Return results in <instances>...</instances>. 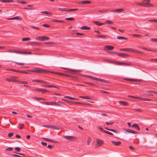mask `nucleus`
I'll list each match as a JSON object with an SVG mask.
<instances>
[{
  "instance_id": "a18cd8bd",
  "label": "nucleus",
  "mask_w": 157,
  "mask_h": 157,
  "mask_svg": "<svg viewBox=\"0 0 157 157\" xmlns=\"http://www.w3.org/2000/svg\"><path fill=\"white\" fill-rule=\"evenodd\" d=\"M114 63L117 64L118 65H123L124 63L119 62H114Z\"/></svg>"
},
{
  "instance_id": "dca6fc26",
  "label": "nucleus",
  "mask_w": 157,
  "mask_h": 157,
  "mask_svg": "<svg viewBox=\"0 0 157 157\" xmlns=\"http://www.w3.org/2000/svg\"><path fill=\"white\" fill-rule=\"evenodd\" d=\"M119 103L120 105L124 106H128V103L127 102L124 101H119Z\"/></svg>"
},
{
  "instance_id": "ea45409f",
  "label": "nucleus",
  "mask_w": 157,
  "mask_h": 157,
  "mask_svg": "<svg viewBox=\"0 0 157 157\" xmlns=\"http://www.w3.org/2000/svg\"><path fill=\"white\" fill-rule=\"evenodd\" d=\"M24 125L22 124H19L18 125V128L19 129H22V128L24 127Z\"/></svg>"
},
{
  "instance_id": "2eb2a0df",
  "label": "nucleus",
  "mask_w": 157,
  "mask_h": 157,
  "mask_svg": "<svg viewBox=\"0 0 157 157\" xmlns=\"http://www.w3.org/2000/svg\"><path fill=\"white\" fill-rule=\"evenodd\" d=\"M40 13H44L49 16H52V15L51 12H48L46 11H41Z\"/></svg>"
},
{
  "instance_id": "c03bdc74",
  "label": "nucleus",
  "mask_w": 157,
  "mask_h": 157,
  "mask_svg": "<svg viewBox=\"0 0 157 157\" xmlns=\"http://www.w3.org/2000/svg\"><path fill=\"white\" fill-rule=\"evenodd\" d=\"M103 132L107 134H108L109 135H113V134L111 133V132H110L109 131H104Z\"/></svg>"
},
{
  "instance_id": "13d9d810",
  "label": "nucleus",
  "mask_w": 157,
  "mask_h": 157,
  "mask_svg": "<svg viewBox=\"0 0 157 157\" xmlns=\"http://www.w3.org/2000/svg\"><path fill=\"white\" fill-rule=\"evenodd\" d=\"M135 4L137 5L143 6V3L136 2L135 3Z\"/></svg>"
},
{
  "instance_id": "5fc2aeb1",
  "label": "nucleus",
  "mask_w": 157,
  "mask_h": 157,
  "mask_svg": "<svg viewBox=\"0 0 157 157\" xmlns=\"http://www.w3.org/2000/svg\"><path fill=\"white\" fill-rule=\"evenodd\" d=\"M15 18L16 20H18L20 21L22 20V18L20 17H16Z\"/></svg>"
},
{
  "instance_id": "c756f323",
  "label": "nucleus",
  "mask_w": 157,
  "mask_h": 157,
  "mask_svg": "<svg viewBox=\"0 0 157 157\" xmlns=\"http://www.w3.org/2000/svg\"><path fill=\"white\" fill-rule=\"evenodd\" d=\"M52 129L56 130H59L61 129V128L57 126L53 125Z\"/></svg>"
},
{
  "instance_id": "f8f14e48",
  "label": "nucleus",
  "mask_w": 157,
  "mask_h": 157,
  "mask_svg": "<svg viewBox=\"0 0 157 157\" xmlns=\"http://www.w3.org/2000/svg\"><path fill=\"white\" fill-rule=\"evenodd\" d=\"M118 56L122 57H128L129 55L124 53H119Z\"/></svg>"
},
{
  "instance_id": "052dcab7",
  "label": "nucleus",
  "mask_w": 157,
  "mask_h": 157,
  "mask_svg": "<svg viewBox=\"0 0 157 157\" xmlns=\"http://www.w3.org/2000/svg\"><path fill=\"white\" fill-rule=\"evenodd\" d=\"M104 23H105V24H111L112 23V22L110 21H109L107 20V21H106Z\"/></svg>"
},
{
  "instance_id": "4468645a",
  "label": "nucleus",
  "mask_w": 157,
  "mask_h": 157,
  "mask_svg": "<svg viewBox=\"0 0 157 157\" xmlns=\"http://www.w3.org/2000/svg\"><path fill=\"white\" fill-rule=\"evenodd\" d=\"M124 80L128 81H134V82H140L141 80L139 79H129V78H124Z\"/></svg>"
},
{
  "instance_id": "864d4df0",
  "label": "nucleus",
  "mask_w": 157,
  "mask_h": 157,
  "mask_svg": "<svg viewBox=\"0 0 157 157\" xmlns=\"http://www.w3.org/2000/svg\"><path fill=\"white\" fill-rule=\"evenodd\" d=\"M15 150L17 152H19L21 150V148L19 147H16L15 148Z\"/></svg>"
},
{
  "instance_id": "72a5a7b5",
  "label": "nucleus",
  "mask_w": 157,
  "mask_h": 157,
  "mask_svg": "<svg viewBox=\"0 0 157 157\" xmlns=\"http://www.w3.org/2000/svg\"><path fill=\"white\" fill-rule=\"evenodd\" d=\"M13 52L15 53H16L21 54H23V52L17 51V50H13Z\"/></svg>"
},
{
  "instance_id": "1a4fd4ad",
  "label": "nucleus",
  "mask_w": 157,
  "mask_h": 157,
  "mask_svg": "<svg viewBox=\"0 0 157 157\" xmlns=\"http://www.w3.org/2000/svg\"><path fill=\"white\" fill-rule=\"evenodd\" d=\"M91 2L90 1H83L79 2L77 3L79 4H90Z\"/></svg>"
},
{
  "instance_id": "de8ad7c7",
  "label": "nucleus",
  "mask_w": 157,
  "mask_h": 157,
  "mask_svg": "<svg viewBox=\"0 0 157 157\" xmlns=\"http://www.w3.org/2000/svg\"><path fill=\"white\" fill-rule=\"evenodd\" d=\"M17 2L19 3H20L22 4H25L27 3V2H25V1H17Z\"/></svg>"
},
{
  "instance_id": "bb28decb",
  "label": "nucleus",
  "mask_w": 157,
  "mask_h": 157,
  "mask_svg": "<svg viewBox=\"0 0 157 157\" xmlns=\"http://www.w3.org/2000/svg\"><path fill=\"white\" fill-rule=\"evenodd\" d=\"M79 98H82L85 99H88L91 100V98L88 96H80L79 97Z\"/></svg>"
},
{
  "instance_id": "b1692460",
  "label": "nucleus",
  "mask_w": 157,
  "mask_h": 157,
  "mask_svg": "<svg viewBox=\"0 0 157 157\" xmlns=\"http://www.w3.org/2000/svg\"><path fill=\"white\" fill-rule=\"evenodd\" d=\"M58 10L59 11H64V12H68V9L67 8H58Z\"/></svg>"
},
{
  "instance_id": "7c9ffc66",
  "label": "nucleus",
  "mask_w": 157,
  "mask_h": 157,
  "mask_svg": "<svg viewBox=\"0 0 157 157\" xmlns=\"http://www.w3.org/2000/svg\"><path fill=\"white\" fill-rule=\"evenodd\" d=\"M105 128L106 129H107V130H108L109 131H112L113 132H114L115 133H117L118 132L116 130H115V129H109L107 128Z\"/></svg>"
},
{
  "instance_id": "f03ea898",
  "label": "nucleus",
  "mask_w": 157,
  "mask_h": 157,
  "mask_svg": "<svg viewBox=\"0 0 157 157\" xmlns=\"http://www.w3.org/2000/svg\"><path fill=\"white\" fill-rule=\"evenodd\" d=\"M150 0H144L142 2L143 6L144 7H153V5L150 3Z\"/></svg>"
},
{
  "instance_id": "4be33fe9",
  "label": "nucleus",
  "mask_w": 157,
  "mask_h": 157,
  "mask_svg": "<svg viewBox=\"0 0 157 157\" xmlns=\"http://www.w3.org/2000/svg\"><path fill=\"white\" fill-rule=\"evenodd\" d=\"M80 29H82V30L86 29V30H90V28L89 27H87L86 26H82V27H81V28H80Z\"/></svg>"
},
{
  "instance_id": "37998d69",
  "label": "nucleus",
  "mask_w": 157,
  "mask_h": 157,
  "mask_svg": "<svg viewBox=\"0 0 157 157\" xmlns=\"http://www.w3.org/2000/svg\"><path fill=\"white\" fill-rule=\"evenodd\" d=\"M77 78L75 77L71 76L70 77V79L71 80L76 81L77 80Z\"/></svg>"
},
{
  "instance_id": "f257e3e1",
  "label": "nucleus",
  "mask_w": 157,
  "mask_h": 157,
  "mask_svg": "<svg viewBox=\"0 0 157 157\" xmlns=\"http://www.w3.org/2000/svg\"><path fill=\"white\" fill-rule=\"evenodd\" d=\"M27 71H29L30 72L38 73H48L50 72L54 74L55 73V72L50 71H49L44 69L37 67L35 68L33 70H28Z\"/></svg>"
},
{
  "instance_id": "f3484780",
  "label": "nucleus",
  "mask_w": 157,
  "mask_h": 157,
  "mask_svg": "<svg viewBox=\"0 0 157 157\" xmlns=\"http://www.w3.org/2000/svg\"><path fill=\"white\" fill-rule=\"evenodd\" d=\"M93 22L95 23L96 25L98 26H100L105 24V23H101L99 21H93Z\"/></svg>"
},
{
  "instance_id": "8fccbe9b",
  "label": "nucleus",
  "mask_w": 157,
  "mask_h": 157,
  "mask_svg": "<svg viewBox=\"0 0 157 157\" xmlns=\"http://www.w3.org/2000/svg\"><path fill=\"white\" fill-rule=\"evenodd\" d=\"M103 61H107L108 62V63H114V62H113L112 61H111L109 60H107V59H104L103 60Z\"/></svg>"
},
{
  "instance_id": "5701e85b",
  "label": "nucleus",
  "mask_w": 157,
  "mask_h": 157,
  "mask_svg": "<svg viewBox=\"0 0 157 157\" xmlns=\"http://www.w3.org/2000/svg\"><path fill=\"white\" fill-rule=\"evenodd\" d=\"M112 144L116 146H119L121 144V142L120 141L119 142H115L114 141H112Z\"/></svg>"
},
{
  "instance_id": "9d476101",
  "label": "nucleus",
  "mask_w": 157,
  "mask_h": 157,
  "mask_svg": "<svg viewBox=\"0 0 157 157\" xmlns=\"http://www.w3.org/2000/svg\"><path fill=\"white\" fill-rule=\"evenodd\" d=\"M124 130L128 132H129V133H132V134H137L138 133L137 132H136L133 130L130 129H128V128L124 129Z\"/></svg>"
},
{
  "instance_id": "774afa93",
  "label": "nucleus",
  "mask_w": 157,
  "mask_h": 157,
  "mask_svg": "<svg viewBox=\"0 0 157 157\" xmlns=\"http://www.w3.org/2000/svg\"><path fill=\"white\" fill-rule=\"evenodd\" d=\"M151 40L154 42H157V39L155 38H151Z\"/></svg>"
},
{
  "instance_id": "f704fd0d",
  "label": "nucleus",
  "mask_w": 157,
  "mask_h": 157,
  "mask_svg": "<svg viewBox=\"0 0 157 157\" xmlns=\"http://www.w3.org/2000/svg\"><path fill=\"white\" fill-rule=\"evenodd\" d=\"M117 38L118 39H124V40H127L128 38H125V37L122 36H117Z\"/></svg>"
},
{
  "instance_id": "0eeeda50",
  "label": "nucleus",
  "mask_w": 157,
  "mask_h": 157,
  "mask_svg": "<svg viewBox=\"0 0 157 157\" xmlns=\"http://www.w3.org/2000/svg\"><path fill=\"white\" fill-rule=\"evenodd\" d=\"M114 48V47L111 45H106L103 48L104 50H113Z\"/></svg>"
},
{
  "instance_id": "3c124183",
  "label": "nucleus",
  "mask_w": 157,
  "mask_h": 157,
  "mask_svg": "<svg viewBox=\"0 0 157 157\" xmlns=\"http://www.w3.org/2000/svg\"><path fill=\"white\" fill-rule=\"evenodd\" d=\"M105 123L107 125H112L114 124V123L113 122H105Z\"/></svg>"
},
{
  "instance_id": "9b49d317",
  "label": "nucleus",
  "mask_w": 157,
  "mask_h": 157,
  "mask_svg": "<svg viewBox=\"0 0 157 157\" xmlns=\"http://www.w3.org/2000/svg\"><path fill=\"white\" fill-rule=\"evenodd\" d=\"M12 71H14L18 73H22L24 74H28L29 73L28 72H27L24 71H19L18 70H16L14 69H12Z\"/></svg>"
},
{
  "instance_id": "c85d7f7f",
  "label": "nucleus",
  "mask_w": 157,
  "mask_h": 157,
  "mask_svg": "<svg viewBox=\"0 0 157 157\" xmlns=\"http://www.w3.org/2000/svg\"><path fill=\"white\" fill-rule=\"evenodd\" d=\"M0 1L3 3L13 2V1L12 0H0Z\"/></svg>"
},
{
  "instance_id": "e2e57ef3",
  "label": "nucleus",
  "mask_w": 157,
  "mask_h": 157,
  "mask_svg": "<svg viewBox=\"0 0 157 157\" xmlns=\"http://www.w3.org/2000/svg\"><path fill=\"white\" fill-rule=\"evenodd\" d=\"M33 99H36L37 100H40L41 99H43V98H37V97L34 98Z\"/></svg>"
},
{
  "instance_id": "338daca9",
  "label": "nucleus",
  "mask_w": 157,
  "mask_h": 157,
  "mask_svg": "<svg viewBox=\"0 0 157 157\" xmlns=\"http://www.w3.org/2000/svg\"><path fill=\"white\" fill-rule=\"evenodd\" d=\"M12 155L13 156L16 157H23L21 156H20L18 155L15 154H13Z\"/></svg>"
},
{
  "instance_id": "a211bd4d",
  "label": "nucleus",
  "mask_w": 157,
  "mask_h": 157,
  "mask_svg": "<svg viewBox=\"0 0 157 157\" xmlns=\"http://www.w3.org/2000/svg\"><path fill=\"white\" fill-rule=\"evenodd\" d=\"M33 81L34 82H37L38 83H41L42 82H43L45 84H48V83L47 82H46L43 81L42 80H33Z\"/></svg>"
},
{
  "instance_id": "a19ab883",
  "label": "nucleus",
  "mask_w": 157,
  "mask_h": 157,
  "mask_svg": "<svg viewBox=\"0 0 157 157\" xmlns=\"http://www.w3.org/2000/svg\"><path fill=\"white\" fill-rule=\"evenodd\" d=\"M52 21H54V22H59V23H64V21H63V20H55V19H54L52 20Z\"/></svg>"
},
{
  "instance_id": "39448f33",
  "label": "nucleus",
  "mask_w": 157,
  "mask_h": 157,
  "mask_svg": "<svg viewBox=\"0 0 157 157\" xmlns=\"http://www.w3.org/2000/svg\"><path fill=\"white\" fill-rule=\"evenodd\" d=\"M62 137L68 140H74L76 139V137L72 136H63Z\"/></svg>"
},
{
  "instance_id": "0e129e2a",
  "label": "nucleus",
  "mask_w": 157,
  "mask_h": 157,
  "mask_svg": "<svg viewBox=\"0 0 157 157\" xmlns=\"http://www.w3.org/2000/svg\"><path fill=\"white\" fill-rule=\"evenodd\" d=\"M13 135V133H10L8 134V136L9 137H10L12 136Z\"/></svg>"
},
{
  "instance_id": "cd10ccee",
  "label": "nucleus",
  "mask_w": 157,
  "mask_h": 157,
  "mask_svg": "<svg viewBox=\"0 0 157 157\" xmlns=\"http://www.w3.org/2000/svg\"><path fill=\"white\" fill-rule=\"evenodd\" d=\"M86 77L87 78H89L94 80H98V78L93 77L91 76L90 75H86Z\"/></svg>"
},
{
  "instance_id": "79ce46f5",
  "label": "nucleus",
  "mask_w": 157,
  "mask_h": 157,
  "mask_svg": "<svg viewBox=\"0 0 157 157\" xmlns=\"http://www.w3.org/2000/svg\"><path fill=\"white\" fill-rule=\"evenodd\" d=\"M15 77L13 76V77H10V80L11 81L13 82H16L17 81L15 79Z\"/></svg>"
},
{
  "instance_id": "c9c22d12",
  "label": "nucleus",
  "mask_w": 157,
  "mask_h": 157,
  "mask_svg": "<svg viewBox=\"0 0 157 157\" xmlns=\"http://www.w3.org/2000/svg\"><path fill=\"white\" fill-rule=\"evenodd\" d=\"M97 81H98L100 82H105V83L108 82L107 81L105 80L104 79H100V78H98V80H97Z\"/></svg>"
},
{
  "instance_id": "7ed1b4c3",
  "label": "nucleus",
  "mask_w": 157,
  "mask_h": 157,
  "mask_svg": "<svg viewBox=\"0 0 157 157\" xmlns=\"http://www.w3.org/2000/svg\"><path fill=\"white\" fill-rule=\"evenodd\" d=\"M36 40H39L43 41L46 40H48L49 39V38L48 37L45 36H38L36 37Z\"/></svg>"
},
{
  "instance_id": "603ef678",
  "label": "nucleus",
  "mask_w": 157,
  "mask_h": 157,
  "mask_svg": "<svg viewBox=\"0 0 157 157\" xmlns=\"http://www.w3.org/2000/svg\"><path fill=\"white\" fill-rule=\"evenodd\" d=\"M65 19L67 20H73L75 19V18L72 17H69V18H65Z\"/></svg>"
},
{
  "instance_id": "412c9836",
  "label": "nucleus",
  "mask_w": 157,
  "mask_h": 157,
  "mask_svg": "<svg viewBox=\"0 0 157 157\" xmlns=\"http://www.w3.org/2000/svg\"><path fill=\"white\" fill-rule=\"evenodd\" d=\"M64 98H67L70 100H78V98H73V97H71L68 96H65L64 97Z\"/></svg>"
},
{
  "instance_id": "e433bc0d",
  "label": "nucleus",
  "mask_w": 157,
  "mask_h": 157,
  "mask_svg": "<svg viewBox=\"0 0 157 157\" xmlns=\"http://www.w3.org/2000/svg\"><path fill=\"white\" fill-rule=\"evenodd\" d=\"M72 102H73V103L75 105H82V104H85L84 103L78 102H76V101H72Z\"/></svg>"
},
{
  "instance_id": "4d7b16f0",
  "label": "nucleus",
  "mask_w": 157,
  "mask_h": 157,
  "mask_svg": "<svg viewBox=\"0 0 157 157\" xmlns=\"http://www.w3.org/2000/svg\"><path fill=\"white\" fill-rule=\"evenodd\" d=\"M13 150V148L11 147H9L6 148V151H12Z\"/></svg>"
},
{
  "instance_id": "393cba45",
  "label": "nucleus",
  "mask_w": 157,
  "mask_h": 157,
  "mask_svg": "<svg viewBox=\"0 0 157 157\" xmlns=\"http://www.w3.org/2000/svg\"><path fill=\"white\" fill-rule=\"evenodd\" d=\"M124 11V10L122 9H118L112 11L113 12H121Z\"/></svg>"
},
{
  "instance_id": "a878e982",
  "label": "nucleus",
  "mask_w": 157,
  "mask_h": 157,
  "mask_svg": "<svg viewBox=\"0 0 157 157\" xmlns=\"http://www.w3.org/2000/svg\"><path fill=\"white\" fill-rule=\"evenodd\" d=\"M49 105H59L57 103L55 102H49Z\"/></svg>"
},
{
  "instance_id": "2f4dec72",
  "label": "nucleus",
  "mask_w": 157,
  "mask_h": 157,
  "mask_svg": "<svg viewBox=\"0 0 157 157\" xmlns=\"http://www.w3.org/2000/svg\"><path fill=\"white\" fill-rule=\"evenodd\" d=\"M29 44H36V45H39L41 44V43H38L36 42L32 41L30 42Z\"/></svg>"
},
{
  "instance_id": "6e6552de",
  "label": "nucleus",
  "mask_w": 157,
  "mask_h": 157,
  "mask_svg": "<svg viewBox=\"0 0 157 157\" xmlns=\"http://www.w3.org/2000/svg\"><path fill=\"white\" fill-rule=\"evenodd\" d=\"M61 68L64 69L69 70L71 72H80L79 70H78L69 69L65 67H61Z\"/></svg>"
},
{
  "instance_id": "49530a36",
  "label": "nucleus",
  "mask_w": 157,
  "mask_h": 157,
  "mask_svg": "<svg viewBox=\"0 0 157 157\" xmlns=\"http://www.w3.org/2000/svg\"><path fill=\"white\" fill-rule=\"evenodd\" d=\"M100 92L101 93L105 94H109V93H110L109 92H107V91H104V90H101L100 91Z\"/></svg>"
},
{
  "instance_id": "423d86ee",
  "label": "nucleus",
  "mask_w": 157,
  "mask_h": 157,
  "mask_svg": "<svg viewBox=\"0 0 157 157\" xmlns=\"http://www.w3.org/2000/svg\"><path fill=\"white\" fill-rule=\"evenodd\" d=\"M119 50L121 51H126L130 52H134L135 51L134 49L131 48H121Z\"/></svg>"
},
{
  "instance_id": "09e8293b",
  "label": "nucleus",
  "mask_w": 157,
  "mask_h": 157,
  "mask_svg": "<svg viewBox=\"0 0 157 157\" xmlns=\"http://www.w3.org/2000/svg\"><path fill=\"white\" fill-rule=\"evenodd\" d=\"M78 9H68V12L72 11H75L78 10Z\"/></svg>"
},
{
  "instance_id": "6ab92c4d",
  "label": "nucleus",
  "mask_w": 157,
  "mask_h": 157,
  "mask_svg": "<svg viewBox=\"0 0 157 157\" xmlns=\"http://www.w3.org/2000/svg\"><path fill=\"white\" fill-rule=\"evenodd\" d=\"M97 36L98 37L102 38H104L105 39L107 38L108 37H109L105 35H97Z\"/></svg>"
},
{
  "instance_id": "ddd939ff",
  "label": "nucleus",
  "mask_w": 157,
  "mask_h": 157,
  "mask_svg": "<svg viewBox=\"0 0 157 157\" xmlns=\"http://www.w3.org/2000/svg\"><path fill=\"white\" fill-rule=\"evenodd\" d=\"M131 127H132L135 128L136 129L138 130L139 131L140 130V128L138 124H133Z\"/></svg>"
},
{
  "instance_id": "58836bf2",
  "label": "nucleus",
  "mask_w": 157,
  "mask_h": 157,
  "mask_svg": "<svg viewBox=\"0 0 157 157\" xmlns=\"http://www.w3.org/2000/svg\"><path fill=\"white\" fill-rule=\"evenodd\" d=\"M91 141V138L90 137H88L87 138V144L88 145H89Z\"/></svg>"
},
{
  "instance_id": "69168bd1",
  "label": "nucleus",
  "mask_w": 157,
  "mask_h": 157,
  "mask_svg": "<svg viewBox=\"0 0 157 157\" xmlns=\"http://www.w3.org/2000/svg\"><path fill=\"white\" fill-rule=\"evenodd\" d=\"M133 110L139 112H141V110L139 109H133Z\"/></svg>"
},
{
  "instance_id": "4c0bfd02",
  "label": "nucleus",
  "mask_w": 157,
  "mask_h": 157,
  "mask_svg": "<svg viewBox=\"0 0 157 157\" xmlns=\"http://www.w3.org/2000/svg\"><path fill=\"white\" fill-rule=\"evenodd\" d=\"M30 38L29 37H24L22 38V40L23 41H28L30 40Z\"/></svg>"
},
{
  "instance_id": "20e7f679",
  "label": "nucleus",
  "mask_w": 157,
  "mask_h": 157,
  "mask_svg": "<svg viewBox=\"0 0 157 157\" xmlns=\"http://www.w3.org/2000/svg\"><path fill=\"white\" fill-rule=\"evenodd\" d=\"M96 141L97 144L96 145V147L97 148L101 147L103 143V141L99 139H97Z\"/></svg>"
},
{
  "instance_id": "bf43d9fd",
  "label": "nucleus",
  "mask_w": 157,
  "mask_h": 157,
  "mask_svg": "<svg viewBox=\"0 0 157 157\" xmlns=\"http://www.w3.org/2000/svg\"><path fill=\"white\" fill-rule=\"evenodd\" d=\"M43 93H44L45 92H48V91L44 89H41V91Z\"/></svg>"
},
{
  "instance_id": "680f3d73",
  "label": "nucleus",
  "mask_w": 157,
  "mask_h": 157,
  "mask_svg": "<svg viewBox=\"0 0 157 157\" xmlns=\"http://www.w3.org/2000/svg\"><path fill=\"white\" fill-rule=\"evenodd\" d=\"M19 82L21 84H27L28 83V82H27L24 81H20Z\"/></svg>"
},
{
  "instance_id": "aec40b11",
  "label": "nucleus",
  "mask_w": 157,
  "mask_h": 157,
  "mask_svg": "<svg viewBox=\"0 0 157 157\" xmlns=\"http://www.w3.org/2000/svg\"><path fill=\"white\" fill-rule=\"evenodd\" d=\"M42 139L45 141L50 142H51L55 143L56 142V141H55V140H51L48 138H43Z\"/></svg>"
},
{
  "instance_id": "6e6d98bb",
  "label": "nucleus",
  "mask_w": 157,
  "mask_h": 157,
  "mask_svg": "<svg viewBox=\"0 0 157 157\" xmlns=\"http://www.w3.org/2000/svg\"><path fill=\"white\" fill-rule=\"evenodd\" d=\"M132 36H135V37H142V36L141 35H139V34H134L132 35Z\"/></svg>"
},
{
  "instance_id": "473e14b6",
  "label": "nucleus",
  "mask_w": 157,
  "mask_h": 157,
  "mask_svg": "<svg viewBox=\"0 0 157 157\" xmlns=\"http://www.w3.org/2000/svg\"><path fill=\"white\" fill-rule=\"evenodd\" d=\"M84 83L87 84L89 85H90L93 86H95V84H94L93 83H92L90 82H84Z\"/></svg>"
}]
</instances>
